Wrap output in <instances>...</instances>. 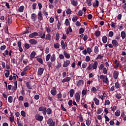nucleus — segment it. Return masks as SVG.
<instances>
[{"mask_svg":"<svg viewBox=\"0 0 126 126\" xmlns=\"http://www.w3.org/2000/svg\"><path fill=\"white\" fill-rule=\"evenodd\" d=\"M101 80H102V82L103 83L108 84L109 82L107 76H104V75H100L99 77Z\"/></svg>","mask_w":126,"mask_h":126,"instance_id":"nucleus-1","label":"nucleus"},{"mask_svg":"<svg viewBox=\"0 0 126 126\" xmlns=\"http://www.w3.org/2000/svg\"><path fill=\"white\" fill-rule=\"evenodd\" d=\"M47 124L48 126H55V122L53 121V119L51 118L49 119L47 121Z\"/></svg>","mask_w":126,"mask_h":126,"instance_id":"nucleus-2","label":"nucleus"},{"mask_svg":"<svg viewBox=\"0 0 126 126\" xmlns=\"http://www.w3.org/2000/svg\"><path fill=\"white\" fill-rule=\"evenodd\" d=\"M44 71V68H38L37 72L38 76H41Z\"/></svg>","mask_w":126,"mask_h":126,"instance_id":"nucleus-3","label":"nucleus"},{"mask_svg":"<svg viewBox=\"0 0 126 126\" xmlns=\"http://www.w3.org/2000/svg\"><path fill=\"white\" fill-rule=\"evenodd\" d=\"M37 15H38L37 19L38 20V21L40 22L41 21L43 20V18L41 10L39 11Z\"/></svg>","mask_w":126,"mask_h":126,"instance_id":"nucleus-4","label":"nucleus"},{"mask_svg":"<svg viewBox=\"0 0 126 126\" xmlns=\"http://www.w3.org/2000/svg\"><path fill=\"white\" fill-rule=\"evenodd\" d=\"M70 64V60H66L65 61H64L63 66L64 68H66V67H67Z\"/></svg>","mask_w":126,"mask_h":126,"instance_id":"nucleus-5","label":"nucleus"},{"mask_svg":"<svg viewBox=\"0 0 126 126\" xmlns=\"http://www.w3.org/2000/svg\"><path fill=\"white\" fill-rule=\"evenodd\" d=\"M29 43L32 45H36L38 43V41L36 39H30L29 40Z\"/></svg>","mask_w":126,"mask_h":126,"instance_id":"nucleus-6","label":"nucleus"},{"mask_svg":"<svg viewBox=\"0 0 126 126\" xmlns=\"http://www.w3.org/2000/svg\"><path fill=\"white\" fill-rule=\"evenodd\" d=\"M43 119L44 117L42 116H40L39 115H35V120L38 121L42 122L43 120Z\"/></svg>","mask_w":126,"mask_h":126,"instance_id":"nucleus-7","label":"nucleus"},{"mask_svg":"<svg viewBox=\"0 0 126 126\" xmlns=\"http://www.w3.org/2000/svg\"><path fill=\"white\" fill-rule=\"evenodd\" d=\"M74 97H75L76 101L77 102H79L80 100V95L79 93H76L74 95Z\"/></svg>","mask_w":126,"mask_h":126,"instance_id":"nucleus-8","label":"nucleus"},{"mask_svg":"<svg viewBox=\"0 0 126 126\" xmlns=\"http://www.w3.org/2000/svg\"><path fill=\"white\" fill-rule=\"evenodd\" d=\"M112 44H113V46L115 47H117L119 45V43L116 39L112 40Z\"/></svg>","mask_w":126,"mask_h":126,"instance_id":"nucleus-9","label":"nucleus"},{"mask_svg":"<svg viewBox=\"0 0 126 126\" xmlns=\"http://www.w3.org/2000/svg\"><path fill=\"white\" fill-rule=\"evenodd\" d=\"M18 47H19L20 52L22 53L23 49L22 48V42L20 40L18 41Z\"/></svg>","mask_w":126,"mask_h":126,"instance_id":"nucleus-10","label":"nucleus"},{"mask_svg":"<svg viewBox=\"0 0 126 126\" xmlns=\"http://www.w3.org/2000/svg\"><path fill=\"white\" fill-rule=\"evenodd\" d=\"M38 36V33L34 32L31 34H30V35H29V37H30V38H33L35 36Z\"/></svg>","mask_w":126,"mask_h":126,"instance_id":"nucleus-11","label":"nucleus"},{"mask_svg":"<svg viewBox=\"0 0 126 126\" xmlns=\"http://www.w3.org/2000/svg\"><path fill=\"white\" fill-rule=\"evenodd\" d=\"M50 93L53 96L56 95L57 94L56 88L55 87H53L52 90L51 91Z\"/></svg>","mask_w":126,"mask_h":126,"instance_id":"nucleus-12","label":"nucleus"},{"mask_svg":"<svg viewBox=\"0 0 126 126\" xmlns=\"http://www.w3.org/2000/svg\"><path fill=\"white\" fill-rule=\"evenodd\" d=\"M119 75V72L118 71H114L113 72V77L115 79L117 80L118 79V78Z\"/></svg>","mask_w":126,"mask_h":126,"instance_id":"nucleus-13","label":"nucleus"},{"mask_svg":"<svg viewBox=\"0 0 126 126\" xmlns=\"http://www.w3.org/2000/svg\"><path fill=\"white\" fill-rule=\"evenodd\" d=\"M38 36H40V38H41V39H44L45 38L46 34L42 32H39L38 33Z\"/></svg>","mask_w":126,"mask_h":126,"instance_id":"nucleus-14","label":"nucleus"},{"mask_svg":"<svg viewBox=\"0 0 126 126\" xmlns=\"http://www.w3.org/2000/svg\"><path fill=\"white\" fill-rule=\"evenodd\" d=\"M71 4L74 6H77L78 4L77 0H70Z\"/></svg>","mask_w":126,"mask_h":126,"instance_id":"nucleus-15","label":"nucleus"},{"mask_svg":"<svg viewBox=\"0 0 126 126\" xmlns=\"http://www.w3.org/2000/svg\"><path fill=\"white\" fill-rule=\"evenodd\" d=\"M71 79V78L70 77H66V78H64L62 80V82L63 83H64L65 82H68L70 81Z\"/></svg>","mask_w":126,"mask_h":126,"instance_id":"nucleus-16","label":"nucleus"},{"mask_svg":"<svg viewBox=\"0 0 126 126\" xmlns=\"http://www.w3.org/2000/svg\"><path fill=\"white\" fill-rule=\"evenodd\" d=\"M76 84L77 86H81L82 85H83L84 84V81H83V80H79V81L77 82Z\"/></svg>","mask_w":126,"mask_h":126,"instance_id":"nucleus-17","label":"nucleus"},{"mask_svg":"<svg viewBox=\"0 0 126 126\" xmlns=\"http://www.w3.org/2000/svg\"><path fill=\"white\" fill-rule=\"evenodd\" d=\"M98 67V62L95 61L92 65L93 69H96Z\"/></svg>","mask_w":126,"mask_h":126,"instance_id":"nucleus-18","label":"nucleus"},{"mask_svg":"<svg viewBox=\"0 0 126 126\" xmlns=\"http://www.w3.org/2000/svg\"><path fill=\"white\" fill-rule=\"evenodd\" d=\"M61 45L62 46V48L63 50H64L66 48V45L65 44V42L64 41V40H62L61 41Z\"/></svg>","mask_w":126,"mask_h":126,"instance_id":"nucleus-19","label":"nucleus"},{"mask_svg":"<svg viewBox=\"0 0 126 126\" xmlns=\"http://www.w3.org/2000/svg\"><path fill=\"white\" fill-rule=\"evenodd\" d=\"M93 6L94 8H96L97 7H98V6H99V0H95V2H94L93 3Z\"/></svg>","mask_w":126,"mask_h":126,"instance_id":"nucleus-20","label":"nucleus"},{"mask_svg":"<svg viewBox=\"0 0 126 126\" xmlns=\"http://www.w3.org/2000/svg\"><path fill=\"white\" fill-rule=\"evenodd\" d=\"M121 36L123 39H125L126 37V33L125 31H122L121 32Z\"/></svg>","mask_w":126,"mask_h":126,"instance_id":"nucleus-21","label":"nucleus"},{"mask_svg":"<svg viewBox=\"0 0 126 126\" xmlns=\"http://www.w3.org/2000/svg\"><path fill=\"white\" fill-rule=\"evenodd\" d=\"M69 95L70 97H72L74 96V94H75V91L73 89H71L69 92Z\"/></svg>","mask_w":126,"mask_h":126,"instance_id":"nucleus-22","label":"nucleus"},{"mask_svg":"<svg viewBox=\"0 0 126 126\" xmlns=\"http://www.w3.org/2000/svg\"><path fill=\"white\" fill-rule=\"evenodd\" d=\"M63 54L66 59H70V56L69 55V54H68L67 52H66V51H64Z\"/></svg>","mask_w":126,"mask_h":126,"instance_id":"nucleus-23","label":"nucleus"},{"mask_svg":"<svg viewBox=\"0 0 126 126\" xmlns=\"http://www.w3.org/2000/svg\"><path fill=\"white\" fill-rule=\"evenodd\" d=\"M46 40L51 41V35L50 33H48L46 35L45 38Z\"/></svg>","mask_w":126,"mask_h":126,"instance_id":"nucleus-24","label":"nucleus"},{"mask_svg":"<svg viewBox=\"0 0 126 126\" xmlns=\"http://www.w3.org/2000/svg\"><path fill=\"white\" fill-rule=\"evenodd\" d=\"M102 40L103 43H106L108 40L107 37L106 36H103L102 38Z\"/></svg>","mask_w":126,"mask_h":126,"instance_id":"nucleus-25","label":"nucleus"},{"mask_svg":"<svg viewBox=\"0 0 126 126\" xmlns=\"http://www.w3.org/2000/svg\"><path fill=\"white\" fill-rule=\"evenodd\" d=\"M27 87H28V89L32 90V86L31 85V82H27Z\"/></svg>","mask_w":126,"mask_h":126,"instance_id":"nucleus-26","label":"nucleus"},{"mask_svg":"<svg viewBox=\"0 0 126 126\" xmlns=\"http://www.w3.org/2000/svg\"><path fill=\"white\" fill-rule=\"evenodd\" d=\"M46 114L49 115L52 114V110L51 108H48L46 109Z\"/></svg>","mask_w":126,"mask_h":126,"instance_id":"nucleus-27","label":"nucleus"},{"mask_svg":"<svg viewBox=\"0 0 126 126\" xmlns=\"http://www.w3.org/2000/svg\"><path fill=\"white\" fill-rule=\"evenodd\" d=\"M45 29L47 33H49L51 32V29L50 26H46Z\"/></svg>","mask_w":126,"mask_h":126,"instance_id":"nucleus-28","label":"nucleus"},{"mask_svg":"<svg viewBox=\"0 0 126 126\" xmlns=\"http://www.w3.org/2000/svg\"><path fill=\"white\" fill-rule=\"evenodd\" d=\"M35 56H36V52H35V51H32V52L31 53V55H30V57H31V58L32 59H34Z\"/></svg>","mask_w":126,"mask_h":126,"instance_id":"nucleus-29","label":"nucleus"},{"mask_svg":"<svg viewBox=\"0 0 126 126\" xmlns=\"http://www.w3.org/2000/svg\"><path fill=\"white\" fill-rule=\"evenodd\" d=\"M94 52L96 54H98L99 53V48L98 46H94Z\"/></svg>","mask_w":126,"mask_h":126,"instance_id":"nucleus-30","label":"nucleus"},{"mask_svg":"<svg viewBox=\"0 0 126 126\" xmlns=\"http://www.w3.org/2000/svg\"><path fill=\"white\" fill-rule=\"evenodd\" d=\"M56 60V56L55 55V54H53V55H52L51 57L50 58V61L52 62H54V61H55Z\"/></svg>","mask_w":126,"mask_h":126,"instance_id":"nucleus-31","label":"nucleus"},{"mask_svg":"<svg viewBox=\"0 0 126 126\" xmlns=\"http://www.w3.org/2000/svg\"><path fill=\"white\" fill-rule=\"evenodd\" d=\"M94 101L95 105H99V100L97 99V98L95 97L94 98Z\"/></svg>","mask_w":126,"mask_h":126,"instance_id":"nucleus-32","label":"nucleus"},{"mask_svg":"<svg viewBox=\"0 0 126 126\" xmlns=\"http://www.w3.org/2000/svg\"><path fill=\"white\" fill-rule=\"evenodd\" d=\"M25 6L24 5H22L20 6V8H19V12H23L24 10Z\"/></svg>","mask_w":126,"mask_h":126,"instance_id":"nucleus-33","label":"nucleus"},{"mask_svg":"<svg viewBox=\"0 0 126 126\" xmlns=\"http://www.w3.org/2000/svg\"><path fill=\"white\" fill-rule=\"evenodd\" d=\"M94 34L96 37H99L100 35L101 32L100 31H96L94 32Z\"/></svg>","mask_w":126,"mask_h":126,"instance_id":"nucleus-34","label":"nucleus"},{"mask_svg":"<svg viewBox=\"0 0 126 126\" xmlns=\"http://www.w3.org/2000/svg\"><path fill=\"white\" fill-rule=\"evenodd\" d=\"M85 29L83 28H81L79 29V33L80 34H81L82 33H83L84 32H85Z\"/></svg>","mask_w":126,"mask_h":126,"instance_id":"nucleus-35","label":"nucleus"},{"mask_svg":"<svg viewBox=\"0 0 126 126\" xmlns=\"http://www.w3.org/2000/svg\"><path fill=\"white\" fill-rule=\"evenodd\" d=\"M60 44L58 42H56L54 44V47L56 49H59L60 48Z\"/></svg>","mask_w":126,"mask_h":126,"instance_id":"nucleus-36","label":"nucleus"},{"mask_svg":"<svg viewBox=\"0 0 126 126\" xmlns=\"http://www.w3.org/2000/svg\"><path fill=\"white\" fill-rule=\"evenodd\" d=\"M55 38L57 41H58L60 40V33L58 32H57L56 33Z\"/></svg>","mask_w":126,"mask_h":126,"instance_id":"nucleus-37","label":"nucleus"},{"mask_svg":"<svg viewBox=\"0 0 126 126\" xmlns=\"http://www.w3.org/2000/svg\"><path fill=\"white\" fill-rule=\"evenodd\" d=\"M31 18L32 20H33V21H35L36 20V14L35 13L32 14Z\"/></svg>","mask_w":126,"mask_h":126,"instance_id":"nucleus-38","label":"nucleus"},{"mask_svg":"<svg viewBox=\"0 0 126 126\" xmlns=\"http://www.w3.org/2000/svg\"><path fill=\"white\" fill-rule=\"evenodd\" d=\"M78 20V17L77 16H74L72 18V21L73 22L75 23Z\"/></svg>","mask_w":126,"mask_h":126,"instance_id":"nucleus-39","label":"nucleus"},{"mask_svg":"<svg viewBox=\"0 0 126 126\" xmlns=\"http://www.w3.org/2000/svg\"><path fill=\"white\" fill-rule=\"evenodd\" d=\"M116 24H117L116 23H114V22H111L110 24V26L112 28L115 29Z\"/></svg>","mask_w":126,"mask_h":126,"instance_id":"nucleus-40","label":"nucleus"},{"mask_svg":"<svg viewBox=\"0 0 126 126\" xmlns=\"http://www.w3.org/2000/svg\"><path fill=\"white\" fill-rule=\"evenodd\" d=\"M64 24L66 26H68L70 25V23L69 22V19L68 18H66L65 19V22H64Z\"/></svg>","mask_w":126,"mask_h":126,"instance_id":"nucleus-41","label":"nucleus"},{"mask_svg":"<svg viewBox=\"0 0 126 126\" xmlns=\"http://www.w3.org/2000/svg\"><path fill=\"white\" fill-rule=\"evenodd\" d=\"M61 23L60 22L59 20H58V24H57V28L58 29V30H60L61 27Z\"/></svg>","mask_w":126,"mask_h":126,"instance_id":"nucleus-42","label":"nucleus"},{"mask_svg":"<svg viewBox=\"0 0 126 126\" xmlns=\"http://www.w3.org/2000/svg\"><path fill=\"white\" fill-rule=\"evenodd\" d=\"M97 89L95 87H93L91 89V92H93V93H95L97 92Z\"/></svg>","mask_w":126,"mask_h":126,"instance_id":"nucleus-43","label":"nucleus"},{"mask_svg":"<svg viewBox=\"0 0 126 126\" xmlns=\"http://www.w3.org/2000/svg\"><path fill=\"white\" fill-rule=\"evenodd\" d=\"M71 12H72V10L70 8H67L66 10V13L67 14L70 15L71 14Z\"/></svg>","mask_w":126,"mask_h":126,"instance_id":"nucleus-44","label":"nucleus"},{"mask_svg":"<svg viewBox=\"0 0 126 126\" xmlns=\"http://www.w3.org/2000/svg\"><path fill=\"white\" fill-rule=\"evenodd\" d=\"M8 102H9V103H11L13 102V97L11 96H9V97H8Z\"/></svg>","mask_w":126,"mask_h":126,"instance_id":"nucleus-45","label":"nucleus"},{"mask_svg":"<svg viewBox=\"0 0 126 126\" xmlns=\"http://www.w3.org/2000/svg\"><path fill=\"white\" fill-rule=\"evenodd\" d=\"M115 87L117 89L120 88V85L118 82H116V83H115Z\"/></svg>","mask_w":126,"mask_h":126,"instance_id":"nucleus-46","label":"nucleus"},{"mask_svg":"<svg viewBox=\"0 0 126 126\" xmlns=\"http://www.w3.org/2000/svg\"><path fill=\"white\" fill-rule=\"evenodd\" d=\"M86 2L89 6H92V0H86Z\"/></svg>","mask_w":126,"mask_h":126,"instance_id":"nucleus-47","label":"nucleus"},{"mask_svg":"<svg viewBox=\"0 0 126 126\" xmlns=\"http://www.w3.org/2000/svg\"><path fill=\"white\" fill-rule=\"evenodd\" d=\"M103 111V109L102 108H99L97 110V112H96V114L97 115H99L100 114L102 113V112Z\"/></svg>","mask_w":126,"mask_h":126,"instance_id":"nucleus-48","label":"nucleus"},{"mask_svg":"<svg viewBox=\"0 0 126 126\" xmlns=\"http://www.w3.org/2000/svg\"><path fill=\"white\" fill-rule=\"evenodd\" d=\"M114 33L113 31H110L108 33V35L110 37H112L114 36Z\"/></svg>","mask_w":126,"mask_h":126,"instance_id":"nucleus-49","label":"nucleus"},{"mask_svg":"<svg viewBox=\"0 0 126 126\" xmlns=\"http://www.w3.org/2000/svg\"><path fill=\"white\" fill-rule=\"evenodd\" d=\"M111 102L109 100H105L104 102L105 105H110Z\"/></svg>","mask_w":126,"mask_h":126,"instance_id":"nucleus-50","label":"nucleus"},{"mask_svg":"<svg viewBox=\"0 0 126 126\" xmlns=\"http://www.w3.org/2000/svg\"><path fill=\"white\" fill-rule=\"evenodd\" d=\"M92 68H93V65H92V64H90L88 67H87L86 70L87 71H90V70L92 69Z\"/></svg>","mask_w":126,"mask_h":126,"instance_id":"nucleus-51","label":"nucleus"},{"mask_svg":"<svg viewBox=\"0 0 126 126\" xmlns=\"http://www.w3.org/2000/svg\"><path fill=\"white\" fill-rule=\"evenodd\" d=\"M37 61L39 62L41 64H43V59L42 58H37Z\"/></svg>","mask_w":126,"mask_h":126,"instance_id":"nucleus-52","label":"nucleus"},{"mask_svg":"<svg viewBox=\"0 0 126 126\" xmlns=\"http://www.w3.org/2000/svg\"><path fill=\"white\" fill-rule=\"evenodd\" d=\"M50 57H51V55L50 54H48L47 55H46V62H48L49 61L50 59Z\"/></svg>","mask_w":126,"mask_h":126,"instance_id":"nucleus-53","label":"nucleus"},{"mask_svg":"<svg viewBox=\"0 0 126 126\" xmlns=\"http://www.w3.org/2000/svg\"><path fill=\"white\" fill-rule=\"evenodd\" d=\"M87 66V63H86V62H84V63L82 64V68H86Z\"/></svg>","mask_w":126,"mask_h":126,"instance_id":"nucleus-54","label":"nucleus"},{"mask_svg":"<svg viewBox=\"0 0 126 126\" xmlns=\"http://www.w3.org/2000/svg\"><path fill=\"white\" fill-rule=\"evenodd\" d=\"M91 123V121H90V119H87V120L86 121V124L87 126H90Z\"/></svg>","mask_w":126,"mask_h":126,"instance_id":"nucleus-55","label":"nucleus"},{"mask_svg":"<svg viewBox=\"0 0 126 126\" xmlns=\"http://www.w3.org/2000/svg\"><path fill=\"white\" fill-rule=\"evenodd\" d=\"M121 115V112L119 111H117L115 113V115L117 117H119Z\"/></svg>","mask_w":126,"mask_h":126,"instance_id":"nucleus-56","label":"nucleus"},{"mask_svg":"<svg viewBox=\"0 0 126 126\" xmlns=\"http://www.w3.org/2000/svg\"><path fill=\"white\" fill-rule=\"evenodd\" d=\"M103 73L104 74H107L108 73V71H107V68H105V67L103 68Z\"/></svg>","mask_w":126,"mask_h":126,"instance_id":"nucleus-57","label":"nucleus"},{"mask_svg":"<svg viewBox=\"0 0 126 126\" xmlns=\"http://www.w3.org/2000/svg\"><path fill=\"white\" fill-rule=\"evenodd\" d=\"M30 70V66H26V67H25V68H24V71H27L28 70Z\"/></svg>","mask_w":126,"mask_h":126,"instance_id":"nucleus-58","label":"nucleus"},{"mask_svg":"<svg viewBox=\"0 0 126 126\" xmlns=\"http://www.w3.org/2000/svg\"><path fill=\"white\" fill-rule=\"evenodd\" d=\"M21 115H22V116H23L24 117H26V113L25 111H21Z\"/></svg>","mask_w":126,"mask_h":126,"instance_id":"nucleus-59","label":"nucleus"},{"mask_svg":"<svg viewBox=\"0 0 126 126\" xmlns=\"http://www.w3.org/2000/svg\"><path fill=\"white\" fill-rule=\"evenodd\" d=\"M6 71H7V73H5V77H6V78H8L9 76V70H6Z\"/></svg>","mask_w":126,"mask_h":126,"instance_id":"nucleus-60","label":"nucleus"},{"mask_svg":"<svg viewBox=\"0 0 126 126\" xmlns=\"http://www.w3.org/2000/svg\"><path fill=\"white\" fill-rule=\"evenodd\" d=\"M8 55V51L7 50H5V52H4V53H3V56L6 57V56Z\"/></svg>","mask_w":126,"mask_h":126,"instance_id":"nucleus-61","label":"nucleus"},{"mask_svg":"<svg viewBox=\"0 0 126 126\" xmlns=\"http://www.w3.org/2000/svg\"><path fill=\"white\" fill-rule=\"evenodd\" d=\"M46 109H47V108H45L44 110H43L42 111V113L43 114V116H45L46 115Z\"/></svg>","mask_w":126,"mask_h":126,"instance_id":"nucleus-62","label":"nucleus"},{"mask_svg":"<svg viewBox=\"0 0 126 126\" xmlns=\"http://www.w3.org/2000/svg\"><path fill=\"white\" fill-rule=\"evenodd\" d=\"M46 107H43V106H41V107H39L38 110L39 111H42L44 110V109H46Z\"/></svg>","mask_w":126,"mask_h":126,"instance_id":"nucleus-63","label":"nucleus"},{"mask_svg":"<svg viewBox=\"0 0 126 126\" xmlns=\"http://www.w3.org/2000/svg\"><path fill=\"white\" fill-rule=\"evenodd\" d=\"M24 106H25V108L29 107V103L28 102L24 103Z\"/></svg>","mask_w":126,"mask_h":126,"instance_id":"nucleus-64","label":"nucleus"}]
</instances>
